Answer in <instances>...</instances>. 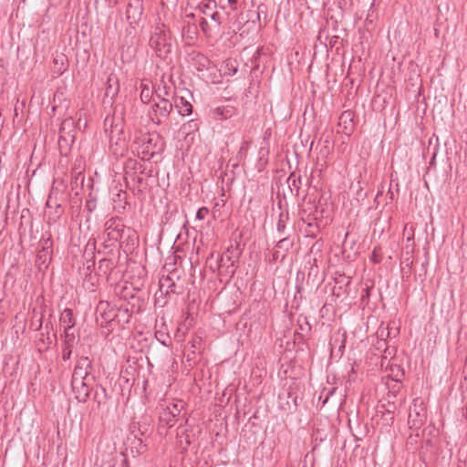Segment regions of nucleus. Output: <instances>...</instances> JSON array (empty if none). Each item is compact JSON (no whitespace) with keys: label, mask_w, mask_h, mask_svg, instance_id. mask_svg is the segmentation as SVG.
Returning <instances> with one entry per match:
<instances>
[{"label":"nucleus","mask_w":467,"mask_h":467,"mask_svg":"<svg viewBox=\"0 0 467 467\" xmlns=\"http://www.w3.org/2000/svg\"><path fill=\"white\" fill-rule=\"evenodd\" d=\"M26 226H30V228H32L33 222L30 211L25 208L21 211L20 223L18 225V233L20 236L26 234Z\"/></svg>","instance_id":"nucleus-24"},{"label":"nucleus","mask_w":467,"mask_h":467,"mask_svg":"<svg viewBox=\"0 0 467 467\" xmlns=\"http://www.w3.org/2000/svg\"><path fill=\"white\" fill-rule=\"evenodd\" d=\"M138 239L136 232L132 229V234H123V244L126 243V245H129L130 243L133 246L135 244V240Z\"/></svg>","instance_id":"nucleus-45"},{"label":"nucleus","mask_w":467,"mask_h":467,"mask_svg":"<svg viewBox=\"0 0 467 467\" xmlns=\"http://www.w3.org/2000/svg\"><path fill=\"white\" fill-rule=\"evenodd\" d=\"M373 348L379 352V353H382L384 348L388 346L387 345V341L386 340H383L382 338H379V339H376V342L373 343Z\"/></svg>","instance_id":"nucleus-49"},{"label":"nucleus","mask_w":467,"mask_h":467,"mask_svg":"<svg viewBox=\"0 0 467 467\" xmlns=\"http://www.w3.org/2000/svg\"><path fill=\"white\" fill-rule=\"evenodd\" d=\"M143 145H145V151L150 152V158H153L155 155L161 154L165 149L164 139L158 133L148 134L147 137L142 140Z\"/></svg>","instance_id":"nucleus-12"},{"label":"nucleus","mask_w":467,"mask_h":467,"mask_svg":"<svg viewBox=\"0 0 467 467\" xmlns=\"http://www.w3.org/2000/svg\"><path fill=\"white\" fill-rule=\"evenodd\" d=\"M76 337L72 330H64L63 343L66 347L73 348L75 345Z\"/></svg>","instance_id":"nucleus-38"},{"label":"nucleus","mask_w":467,"mask_h":467,"mask_svg":"<svg viewBox=\"0 0 467 467\" xmlns=\"http://www.w3.org/2000/svg\"><path fill=\"white\" fill-rule=\"evenodd\" d=\"M328 144H329V139H328V137H327L324 140V148L321 149L320 153L325 155V154H327L329 152V150H328Z\"/></svg>","instance_id":"nucleus-58"},{"label":"nucleus","mask_w":467,"mask_h":467,"mask_svg":"<svg viewBox=\"0 0 467 467\" xmlns=\"http://www.w3.org/2000/svg\"><path fill=\"white\" fill-rule=\"evenodd\" d=\"M159 284L160 291L161 294L180 295L182 293V287L177 285V284L171 275H162L160 278Z\"/></svg>","instance_id":"nucleus-18"},{"label":"nucleus","mask_w":467,"mask_h":467,"mask_svg":"<svg viewBox=\"0 0 467 467\" xmlns=\"http://www.w3.org/2000/svg\"><path fill=\"white\" fill-rule=\"evenodd\" d=\"M391 380L394 381V384L391 387L388 385L389 392L387 394L386 399H390L394 400V399L397 396V393L400 391L401 388V381L400 379H398V375H396V379L391 378Z\"/></svg>","instance_id":"nucleus-34"},{"label":"nucleus","mask_w":467,"mask_h":467,"mask_svg":"<svg viewBox=\"0 0 467 467\" xmlns=\"http://www.w3.org/2000/svg\"><path fill=\"white\" fill-rule=\"evenodd\" d=\"M91 380L88 379H71L72 390L75 398L78 402L85 403L89 398L93 389L90 383Z\"/></svg>","instance_id":"nucleus-11"},{"label":"nucleus","mask_w":467,"mask_h":467,"mask_svg":"<svg viewBox=\"0 0 467 467\" xmlns=\"http://www.w3.org/2000/svg\"><path fill=\"white\" fill-rule=\"evenodd\" d=\"M46 308H47V306L43 304L40 306L39 317H36V318H35V317H31L30 328L34 329L35 331H38L43 327V319H44Z\"/></svg>","instance_id":"nucleus-32"},{"label":"nucleus","mask_w":467,"mask_h":467,"mask_svg":"<svg viewBox=\"0 0 467 467\" xmlns=\"http://www.w3.org/2000/svg\"><path fill=\"white\" fill-rule=\"evenodd\" d=\"M280 408L284 410L294 412L298 407V397L291 391L286 390L284 393L279 394Z\"/></svg>","instance_id":"nucleus-16"},{"label":"nucleus","mask_w":467,"mask_h":467,"mask_svg":"<svg viewBox=\"0 0 467 467\" xmlns=\"http://www.w3.org/2000/svg\"><path fill=\"white\" fill-rule=\"evenodd\" d=\"M308 263L310 264V267H309V270H308L307 276H308V278L313 277V279L315 280L317 277L318 274H319V267H318V265H317V259L314 258L312 263L310 261Z\"/></svg>","instance_id":"nucleus-41"},{"label":"nucleus","mask_w":467,"mask_h":467,"mask_svg":"<svg viewBox=\"0 0 467 467\" xmlns=\"http://www.w3.org/2000/svg\"><path fill=\"white\" fill-rule=\"evenodd\" d=\"M45 330L46 332L49 331L51 333V331L53 330V324L51 321H47L45 325Z\"/></svg>","instance_id":"nucleus-62"},{"label":"nucleus","mask_w":467,"mask_h":467,"mask_svg":"<svg viewBox=\"0 0 467 467\" xmlns=\"http://www.w3.org/2000/svg\"><path fill=\"white\" fill-rule=\"evenodd\" d=\"M248 147H249L248 141L245 140V141L242 142L241 147L236 154V160L238 161H241L243 159H244L246 151L248 150Z\"/></svg>","instance_id":"nucleus-44"},{"label":"nucleus","mask_w":467,"mask_h":467,"mask_svg":"<svg viewBox=\"0 0 467 467\" xmlns=\"http://www.w3.org/2000/svg\"><path fill=\"white\" fill-rule=\"evenodd\" d=\"M93 397L92 400L95 403V407L91 409V412H94L95 414H99L100 412L107 411L108 410V401H109V395L107 393L106 388H104L102 385L96 384L95 388L92 390Z\"/></svg>","instance_id":"nucleus-13"},{"label":"nucleus","mask_w":467,"mask_h":467,"mask_svg":"<svg viewBox=\"0 0 467 467\" xmlns=\"http://www.w3.org/2000/svg\"><path fill=\"white\" fill-rule=\"evenodd\" d=\"M105 232L108 239L104 244V247L109 248L117 242L121 246L123 244V234H132V229L125 226L120 218L111 217L105 223Z\"/></svg>","instance_id":"nucleus-2"},{"label":"nucleus","mask_w":467,"mask_h":467,"mask_svg":"<svg viewBox=\"0 0 467 467\" xmlns=\"http://www.w3.org/2000/svg\"><path fill=\"white\" fill-rule=\"evenodd\" d=\"M143 11L142 0L130 2L126 9V17L130 25L135 26L141 18Z\"/></svg>","instance_id":"nucleus-14"},{"label":"nucleus","mask_w":467,"mask_h":467,"mask_svg":"<svg viewBox=\"0 0 467 467\" xmlns=\"http://www.w3.org/2000/svg\"><path fill=\"white\" fill-rule=\"evenodd\" d=\"M72 180H71V184L72 185H78V181H80L81 183H83L84 182V174L82 173V171H77L76 170H72ZM72 189H74V186H72Z\"/></svg>","instance_id":"nucleus-46"},{"label":"nucleus","mask_w":467,"mask_h":467,"mask_svg":"<svg viewBox=\"0 0 467 467\" xmlns=\"http://www.w3.org/2000/svg\"><path fill=\"white\" fill-rule=\"evenodd\" d=\"M241 252L238 247L231 245L226 252L221 256L219 262V268H226V272L233 276L235 274L236 266L235 264L239 260Z\"/></svg>","instance_id":"nucleus-9"},{"label":"nucleus","mask_w":467,"mask_h":467,"mask_svg":"<svg viewBox=\"0 0 467 467\" xmlns=\"http://www.w3.org/2000/svg\"><path fill=\"white\" fill-rule=\"evenodd\" d=\"M370 260L374 264H379V263L381 262L382 257H381V254H380V249L374 248V250L372 252V254H371V257H370Z\"/></svg>","instance_id":"nucleus-51"},{"label":"nucleus","mask_w":467,"mask_h":467,"mask_svg":"<svg viewBox=\"0 0 467 467\" xmlns=\"http://www.w3.org/2000/svg\"><path fill=\"white\" fill-rule=\"evenodd\" d=\"M119 91V80L116 74L110 73L107 78L105 88V99H109V102H113Z\"/></svg>","instance_id":"nucleus-17"},{"label":"nucleus","mask_w":467,"mask_h":467,"mask_svg":"<svg viewBox=\"0 0 467 467\" xmlns=\"http://www.w3.org/2000/svg\"><path fill=\"white\" fill-rule=\"evenodd\" d=\"M397 349L395 347L387 346L382 352V359L392 358L396 355Z\"/></svg>","instance_id":"nucleus-48"},{"label":"nucleus","mask_w":467,"mask_h":467,"mask_svg":"<svg viewBox=\"0 0 467 467\" xmlns=\"http://www.w3.org/2000/svg\"><path fill=\"white\" fill-rule=\"evenodd\" d=\"M371 289H372V286H366V288L363 289L362 294H361L362 303H366V304L368 303Z\"/></svg>","instance_id":"nucleus-53"},{"label":"nucleus","mask_w":467,"mask_h":467,"mask_svg":"<svg viewBox=\"0 0 467 467\" xmlns=\"http://www.w3.org/2000/svg\"><path fill=\"white\" fill-rule=\"evenodd\" d=\"M386 402L380 403L378 406V412L382 414V419L387 421L388 424H392L394 420L393 414L397 410L395 400L390 399H385Z\"/></svg>","instance_id":"nucleus-19"},{"label":"nucleus","mask_w":467,"mask_h":467,"mask_svg":"<svg viewBox=\"0 0 467 467\" xmlns=\"http://www.w3.org/2000/svg\"><path fill=\"white\" fill-rule=\"evenodd\" d=\"M350 116H351V112H350V111H344V112L341 114L340 119H347L350 118Z\"/></svg>","instance_id":"nucleus-64"},{"label":"nucleus","mask_w":467,"mask_h":467,"mask_svg":"<svg viewBox=\"0 0 467 467\" xmlns=\"http://www.w3.org/2000/svg\"><path fill=\"white\" fill-rule=\"evenodd\" d=\"M119 314H116V306L108 301H99L96 308V322L101 327H109Z\"/></svg>","instance_id":"nucleus-6"},{"label":"nucleus","mask_w":467,"mask_h":467,"mask_svg":"<svg viewBox=\"0 0 467 467\" xmlns=\"http://www.w3.org/2000/svg\"><path fill=\"white\" fill-rule=\"evenodd\" d=\"M46 204L48 209H51V208L55 209V211H54L55 217L59 218L63 214L64 208L62 207V205L60 203L57 202V201L56 199L53 198L52 192L49 194Z\"/></svg>","instance_id":"nucleus-33"},{"label":"nucleus","mask_w":467,"mask_h":467,"mask_svg":"<svg viewBox=\"0 0 467 467\" xmlns=\"http://www.w3.org/2000/svg\"><path fill=\"white\" fill-rule=\"evenodd\" d=\"M72 349H73V348H70V347H66V346L63 347L62 358L64 361H67L70 358V357L72 355Z\"/></svg>","instance_id":"nucleus-55"},{"label":"nucleus","mask_w":467,"mask_h":467,"mask_svg":"<svg viewBox=\"0 0 467 467\" xmlns=\"http://www.w3.org/2000/svg\"><path fill=\"white\" fill-rule=\"evenodd\" d=\"M209 213V210L207 207H201L198 209L197 213H196V219L197 220H203L205 218V216L208 214Z\"/></svg>","instance_id":"nucleus-54"},{"label":"nucleus","mask_w":467,"mask_h":467,"mask_svg":"<svg viewBox=\"0 0 467 467\" xmlns=\"http://www.w3.org/2000/svg\"><path fill=\"white\" fill-rule=\"evenodd\" d=\"M92 369V362L88 357H78L73 370L71 379H88L95 381V377L90 376Z\"/></svg>","instance_id":"nucleus-8"},{"label":"nucleus","mask_w":467,"mask_h":467,"mask_svg":"<svg viewBox=\"0 0 467 467\" xmlns=\"http://www.w3.org/2000/svg\"><path fill=\"white\" fill-rule=\"evenodd\" d=\"M150 47L154 50L156 56L166 64L172 62L171 43L170 31L166 30L165 25L161 24L155 27L154 32L149 40Z\"/></svg>","instance_id":"nucleus-1"},{"label":"nucleus","mask_w":467,"mask_h":467,"mask_svg":"<svg viewBox=\"0 0 467 467\" xmlns=\"http://www.w3.org/2000/svg\"><path fill=\"white\" fill-rule=\"evenodd\" d=\"M278 259H280V260H281L280 252H279L278 250H275V251L273 252V259H272V261H273V262H275V261H277Z\"/></svg>","instance_id":"nucleus-61"},{"label":"nucleus","mask_w":467,"mask_h":467,"mask_svg":"<svg viewBox=\"0 0 467 467\" xmlns=\"http://www.w3.org/2000/svg\"><path fill=\"white\" fill-rule=\"evenodd\" d=\"M294 246V240L290 238V236H285L281 238L276 245L275 248L283 250V254H281V262L285 258L287 253L293 248Z\"/></svg>","instance_id":"nucleus-29"},{"label":"nucleus","mask_w":467,"mask_h":467,"mask_svg":"<svg viewBox=\"0 0 467 467\" xmlns=\"http://www.w3.org/2000/svg\"><path fill=\"white\" fill-rule=\"evenodd\" d=\"M427 420L426 406L422 400L416 398L410 408L408 424L410 430H419Z\"/></svg>","instance_id":"nucleus-5"},{"label":"nucleus","mask_w":467,"mask_h":467,"mask_svg":"<svg viewBox=\"0 0 467 467\" xmlns=\"http://www.w3.org/2000/svg\"><path fill=\"white\" fill-rule=\"evenodd\" d=\"M155 337L161 345L165 347H168L171 342V337L167 332L156 331Z\"/></svg>","instance_id":"nucleus-40"},{"label":"nucleus","mask_w":467,"mask_h":467,"mask_svg":"<svg viewBox=\"0 0 467 467\" xmlns=\"http://www.w3.org/2000/svg\"><path fill=\"white\" fill-rule=\"evenodd\" d=\"M436 156H437V147L434 148V151H433L431 159V161L429 162L430 168L431 167H435V165H436V161H435Z\"/></svg>","instance_id":"nucleus-59"},{"label":"nucleus","mask_w":467,"mask_h":467,"mask_svg":"<svg viewBox=\"0 0 467 467\" xmlns=\"http://www.w3.org/2000/svg\"><path fill=\"white\" fill-rule=\"evenodd\" d=\"M200 27L204 33H207L209 30V24L205 18H202L200 21Z\"/></svg>","instance_id":"nucleus-56"},{"label":"nucleus","mask_w":467,"mask_h":467,"mask_svg":"<svg viewBox=\"0 0 467 467\" xmlns=\"http://www.w3.org/2000/svg\"><path fill=\"white\" fill-rule=\"evenodd\" d=\"M308 204L313 206L314 212H310L309 213L306 214V216H305L306 213V210L303 209L301 220L307 225L308 229H306V235L311 238H316L317 234L320 232V226L317 222L318 220L317 213H319L320 217H322L324 211L321 210L319 212L318 207L315 203H312L311 202H308Z\"/></svg>","instance_id":"nucleus-7"},{"label":"nucleus","mask_w":467,"mask_h":467,"mask_svg":"<svg viewBox=\"0 0 467 467\" xmlns=\"http://www.w3.org/2000/svg\"><path fill=\"white\" fill-rule=\"evenodd\" d=\"M59 322L64 326V330H72L76 325V319L71 308H65L60 315Z\"/></svg>","instance_id":"nucleus-23"},{"label":"nucleus","mask_w":467,"mask_h":467,"mask_svg":"<svg viewBox=\"0 0 467 467\" xmlns=\"http://www.w3.org/2000/svg\"><path fill=\"white\" fill-rule=\"evenodd\" d=\"M187 126L189 128V131H192V130H198V123L196 120H190L188 123H187Z\"/></svg>","instance_id":"nucleus-57"},{"label":"nucleus","mask_w":467,"mask_h":467,"mask_svg":"<svg viewBox=\"0 0 467 467\" xmlns=\"http://www.w3.org/2000/svg\"><path fill=\"white\" fill-rule=\"evenodd\" d=\"M138 431H139L140 435H141V436L148 435V433L150 431V421L148 420L147 417L144 418L143 422H141V421L138 422Z\"/></svg>","instance_id":"nucleus-43"},{"label":"nucleus","mask_w":467,"mask_h":467,"mask_svg":"<svg viewBox=\"0 0 467 467\" xmlns=\"http://www.w3.org/2000/svg\"><path fill=\"white\" fill-rule=\"evenodd\" d=\"M174 107L178 109L179 114L185 116L192 112V104L183 97H176L174 99Z\"/></svg>","instance_id":"nucleus-27"},{"label":"nucleus","mask_w":467,"mask_h":467,"mask_svg":"<svg viewBox=\"0 0 467 467\" xmlns=\"http://www.w3.org/2000/svg\"><path fill=\"white\" fill-rule=\"evenodd\" d=\"M178 430H179L178 436H180L181 438H182V437L184 438L186 446L191 445L192 441H191L190 435L188 434L189 430L188 429L182 430V425H180Z\"/></svg>","instance_id":"nucleus-47"},{"label":"nucleus","mask_w":467,"mask_h":467,"mask_svg":"<svg viewBox=\"0 0 467 467\" xmlns=\"http://www.w3.org/2000/svg\"><path fill=\"white\" fill-rule=\"evenodd\" d=\"M119 299L127 303L130 312L140 313L145 306V297L141 290L132 286L123 285L116 291Z\"/></svg>","instance_id":"nucleus-3"},{"label":"nucleus","mask_w":467,"mask_h":467,"mask_svg":"<svg viewBox=\"0 0 467 467\" xmlns=\"http://www.w3.org/2000/svg\"><path fill=\"white\" fill-rule=\"evenodd\" d=\"M289 218L288 212H281L278 217V222L276 225V231L279 234L284 235L285 234L286 229V222Z\"/></svg>","instance_id":"nucleus-35"},{"label":"nucleus","mask_w":467,"mask_h":467,"mask_svg":"<svg viewBox=\"0 0 467 467\" xmlns=\"http://www.w3.org/2000/svg\"><path fill=\"white\" fill-rule=\"evenodd\" d=\"M191 56L192 63L197 71H203L209 68L211 60L208 57L199 52H193Z\"/></svg>","instance_id":"nucleus-21"},{"label":"nucleus","mask_w":467,"mask_h":467,"mask_svg":"<svg viewBox=\"0 0 467 467\" xmlns=\"http://www.w3.org/2000/svg\"><path fill=\"white\" fill-rule=\"evenodd\" d=\"M176 421L177 418L170 411V410L162 409L159 415V432L162 433L164 429L171 428L174 426Z\"/></svg>","instance_id":"nucleus-20"},{"label":"nucleus","mask_w":467,"mask_h":467,"mask_svg":"<svg viewBox=\"0 0 467 467\" xmlns=\"http://www.w3.org/2000/svg\"><path fill=\"white\" fill-rule=\"evenodd\" d=\"M74 119L71 117L65 119L59 128L58 144L60 148L62 147V142L67 143L68 140H71V142L74 141Z\"/></svg>","instance_id":"nucleus-15"},{"label":"nucleus","mask_w":467,"mask_h":467,"mask_svg":"<svg viewBox=\"0 0 467 467\" xmlns=\"http://www.w3.org/2000/svg\"><path fill=\"white\" fill-rule=\"evenodd\" d=\"M134 312L130 311V307L125 305H120L116 307V314H119V317H116V322L122 323V325L128 324L130 318Z\"/></svg>","instance_id":"nucleus-30"},{"label":"nucleus","mask_w":467,"mask_h":467,"mask_svg":"<svg viewBox=\"0 0 467 467\" xmlns=\"http://www.w3.org/2000/svg\"><path fill=\"white\" fill-rule=\"evenodd\" d=\"M41 249L36 254V265L39 270L47 269L51 260L53 242L50 237L40 239Z\"/></svg>","instance_id":"nucleus-10"},{"label":"nucleus","mask_w":467,"mask_h":467,"mask_svg":"<svg viewBox=\"0 0 467 467\" xmlns=\"http://www.w3.org/2000/svg\"><path fill=\"white\" fill-rule=\"evenodd\" d=\"M140 100L144 104L150 102L153 96V89L150 87V82L147 79H143L140 82Z\"/></svg>","instance_id":"nucleus-28"},{"label":"nucleus","mask_w":467,"mask_h":467,"mask_svg":"<svg viewBox=\"0 0 467 467\" xmlns=\"http://www.w3.org/2000/svg\"><path fill=\"white\" fill-rule=\"evenodd\" d=\"M57 340V334L50 333L49 331L41 333V337L38 339L37 346L39 352H45L48 350L54 341Z\"/></svg>","instance_id":"nucleus-22"},{"label":"nucleus","mask_w":467,"mask_h":467,"mask_svg":"<svg viewBox=\"0 0 467 467\" xmlns=\"http://www.w3.org/2000/svg\"><path fill=\"white\" fill-rule=\"evenodd\" d=\"M164 409L165 410H170V411L172 412V414H174V416L177 418L180 415V413H181L182 406H179L176 403H172L171 406H167Z\"/></svg>","instance_id":"nucleus-52"},{"label":"nucleus","mask_w":467,"mask_h":467,"mask_svg":"<svg viewBox=\"0 0 467 467\" xmlns=\"http://www.w3.org/2000/svg\"><path fill=\"white\" fill-rule=\"evenodd\" d=\"M337 276L335 277V282L339 285V288L348 287L350 285V277L347 276L345 274L336 273Z\"/></svg>","instance_id":"nucleus-39"},{"label":"nucleus","mask_w":467,"mask_h":467,"mask_svg":"<svg viewBox=\"0 0 467 467\" xmlns=\"http://www.w3.org/2000/svg\"><path fill=\"white\" fill-rule=\"evenodd\" d=\"M224 72L226 76H234L238 71L237 61L235 59L229 58L224 62Z\"/></svg>","instance_id":"nucleus-36"},{"label":"nucleus","mask_w":467,"mask_h":467,"mask_svg":"<svg viewBox=\"0 0 467 467\" xmlns=\"http://www.w3.org/2000/svg\"><path fill=\"white\" fill-rule=\"evenodd\" d=\"M390 334L391 332L389 327H384L382 323L376 332V339L382 338L383 340H386L387 337H390Z\"/></svg>","instance_id":"nucleus-42"},{"label":"nucleus","mask_w":467,"mask_h":467,"mask_svg":"<svg viewBox=\"0 0 467 467\" xmlns=\"http://www.w3.org/2000/svg\"><path fill=\"white\" fill-rule=\"evenodd\" d=\"M428 265V260H426L422 265H421V267H422V270H423V275L421 274H419V275L415 276V278L417 279L418 277L421 279V281L425 278V275H426V265Z\"/></svg>","instance_id":"nucleus-60"},{"label":"nucleus","mask_w":467,"mask_h":467,"mask_svg":"<svg viewBox=\"0 0 467 467\" xmlns=\"http://www.w3.org/2000/svg\"><path fill=\"white\" fill-rule=\"evenodd\" d=\"M173 109V104L168 99L156 100L153 99V104L149 110V117L154 124L161 125L165 123Z\"/></svg>","instance_id":"nucleus-4"},{"label":"nucleus","mask_w":467,"mask_h":467,"mask_svg":"<svg viewBox=\"0 0 467 467\" xmlns=\"http://www.w3.org/2000/svg\"><path fill=\"white\" fill-rule=\"evenodd\" d=\"M159 91H160V88H159L158 90H156V91H155V97H153V96H152V99H151L152 100H153V99H155L156 100H159V99H164V98L162 97V94H161V92H159Z\"/></svg>","instance_id":"nucleus-63"},{"label":"nucleus","mask_w":467,"mask_h":467,"mask_svg":"<svg viewBox=\"0 0 467 467\" xmlns=\"http://www.w3.org/2000/svg\"><path fill=\"white\" fill-rule=\"evenodd\" d=\"M215 7H216L215 1H212L207 4H204L202 6H200V9L202 10L203 15H205L206 16H209L211 18V20L215 22L217 26L219 27L221 25V20H220L221 16L219 14V12L214 11L213 13H210V11Z\"/></svg>","instance_id":"nucleus-26"},{"label":"nucleus","mask_w":467,"mask_h":467,"mask_svg":"<svg viewBox=\"0 0 467 467\" xmlns=\"http://www.w3.org/2000/svg\"><path fill=\"white\" fill-rule=\"evenodd\" d=\"M236 109L233 106L217 107L213 110V116L216 119H226L234 116Z\"/></svg>","instance_id":"nucleus-25"},{"label":"nucleus","mask_w":467,"mask_h":467,"mask_svg":"<svg viewBox=\"0 0 467 467\" xmlns=\"http://www.w3.org/2000/svg\"><path fill=\"white\" fill-rule=\"evenodd\" d=\"M301 181V176L299 175L296 177L295 172H292L287 178L288 187L292 192H295L296 196L299 195Z\"/></svg>","instance_id":"nucleus-31"},{"label":"nucleus","mask_w":467,"mask_h":467,"mask_svg":"<svg viewBox=\"0 0 467 467\" xmlns=\"http://www.w3.org/2000/svg\"><path fill=\"white\" fill-rule=\"evenodd\" d=\"M114 263L111 259L103 258L99 262V270L103 271L104 275L109 274L114 268Z\"/></svg>","instance_id":"nucleus-37"},{"label":"nucleus","mask_w":467,"mask_h":467,"mask_svg":"<svg viewBox=\"0 0 467 467\" xmlns=\"http://www.w3.org/2000/svg\"><path fill=\"white\" fill-rule=\"evenodd\" d=\"M85 208L90 213L96 209V199L89 195V199L86 201Z\"/></svg>","instance_id":"nucleus-50"}]
</instances>
